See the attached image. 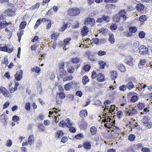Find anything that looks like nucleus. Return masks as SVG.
<instances>
[{"label": "nucleus", "instance_id": "22", "mask_svg": "<svg viewBox=\"0 0 152 152\" xmlns=\"http://www.w3.org/2000/svg\"><path fill=\"white\" fill-rule=\"evenodd\" d=\"M83 146L84 148L86 149H89L91 148V144L89 142H84Z\"/></svg>", "mask_w": 152, "mask_h": 152}, {"label": "nucleus", "instance_id": "12", "mask_svg": "<svg viewBox=\"0 0 152 152\" xmlns=\"http://www.w3.org/2000/svg\"><path fill=\"white\" fill-rule=\"evenodd\" d=\"M126 86L127 88L129 90L135 87L134 85L131 80L129 81L126 84Z\"/></svg>", "mask_w": 152, "mask_h": 152}, {"label": "nucleus", "instance_id": "64", "mask_svg": "<svg viewBox=\"0 0 152 152\" xmlns=\"http://www.w3.org/2000/svg\"><path fill=\"white\" fill-rule=\"evenodd\" d=\"M142 151L143 152H150V150L147 148H143L142 149Z\"/></svg>", "mask_w": 152, "mask_h": 152}, {"label": "nucleus", "instance_id": "35", "mask_svg": "<svg viewBox=\"0 0 152 152\" xmlns=\"http://www.w3.org/2000/svg\"><path fill=\"white\" fill-rule=\"evenodd\" d=\"M137 30V28L135 26L131 27L129 28V31L131 33H135Z\"/></svg>", "mask_w": 152, "mask_h": 152}, {"label": "nucleus", "instance_id": "2", "mask_svg": "<svg viewBox=\"0 0 152 152\" xmlns=\"http://www.w3.org/2000/svg\"><path fill=\"white\" fill-rule=\"evenodd\" d=\"M80 12V10L77 8L69 9L67 11L68 14L71 16H77Z\"/></svg>", "mask_w": 152, "mask_h": 152}, {"label": "nucleus", "instance_id": "21", "mask_svg": "<svg viewBox=\"0 0 152 152\" xmlns=\"http://www.w3.org/2000/svg\"><path fill=\"white\" fill-rule=\"evenodd\" d=\"M117 68L122 72H125L126 71V69L124 66L122 64L118 65L117 66Z\"/></svg>", "mask_w": 152, "mask_h": 152}, {"label": "nucleus", "instance_id": "11", "mask_svg": "<svg viewBox=\"0 0 152 152\" xmlns=\"http://www.w3.org/2000/svg\"><path fill=\"white\" fill-rule=\"evenodd\" d=\"M0 50L1 51L8 52L9 53H11L13 50L11 48H9L6 46L0 47Z\"/></svg>", "mask_w": 152, "mask_h": 152}, {"label": "nucleus", "instance_id": "14", "mask_svg": "<svg viewBox=\"0 0 152 152\" xmlns=\"http://www.w3.org/2000/svg\"><path fill=\"white\" fill-rule=\"evenodd\" d=\"M71 38L70 37L67 38L65 39L64 40V43H62V42H61L60 44H59L58 45L60 47H61V45H64V44L66 45H68L70 41L71 40Z\"/></svg>", "mask_w": 152, "mask_h": 152}, {"label": "nucleus", "instance_id": "30", "mask_svg": "<svg viewBox=\"0 0 152 152\" xmlns=\"http://www.w3.org/2000/svg\"><path fill=\"white\" fill-rule=\"evenodd\" d=\"M149 117L148 116H145L142 120V121L144 124H146L149 122Z\"/></svg>", "mask_w": 152, "mask_h": 152}, {"label": "nucleus", "instance_id": "26", "mask_svg": "<svg viewBox=\"0 0 152 152\" xmlns=\"http://www.w3.org/2000/svg\"><path fill=\"white\" fill-rule=\"evenodd\" d=\"M89 81V79L86 76H84L83 77L82 82L83 85H86Z\"/></svg>", "mask_w": 152, "mask_h": 152}, {"label": "nucleus", "instance_id": "54", "mask_svg": "<svg viewBox=\"0 0 152 152\" xmlns=\"http://www.w3.org/2000/svg\"><path fill=\"white\" fill-rule=\"evenodd\" d=\"M2 62L3 64L6 65H7L8 64V60L7 57H5L4 58L3 61H2Z\"/></svg>", "mask_w": 152, "mask_h": 152}, {"label": "nucleus", "instance_id": "43", "mask_svg": "<svg viewBox=\"0 0 152 152\" xmlns=\"http://www.w3.org/2000/svg\"><path fill=\"white\" fill-rule=\"evenodd\" d=\"M91 66L87 64L84 66L83 69L86 72L88 71L90 69Z\"/></svg>", "mask_w": 152, "mask_h": 152}, {"label": "nucleus", "instance_id": "15", "mask_svg": "<svg viewBox=\"0 0 152 152\" xmlns=\"http://www.w3.org/2000/svg\"><path fill=\"white\" fill-rule=\"evenodd\" d=\"M34 137L33 134L30 135L28 138V142L31 145L33 144L34 142Z\"/></svg>", "mask_w": 152, "mask_h": 152}, {"label": "nucleus", "instance_id": "57", "mask_svg": "<svg viewBox=\"0 0 152 152\" xmlns=\"http://www.w3.org/2000/svg\"><path fill=\"white\" fill-rule=\"evenodd\" d=\"M69 128V131L71 132L75 133L76 132V129L73 127H68Z\"/></svg>", "mask_w": 152, "mask_h": 152}, {"label": "nucleus", "instance_id": "23", "mask_svg": "<svg viewBox=\"0 0 152 152\" xmlns=\"http://www.w3.org/2000/svg\"><path fill=\"white\" fill-rule=\"evenodd\" d=\"M109 38H108V40L111 44H113L115 42V39L114 38V36L113 34H109Z\"/></svg>", "mask_w": 152, "mask_h": 152}, {"label": "nucleus", "instance_id": "18", "mask_svg": "<svg viewBox=\"0 0 152 152\" xmlns=\"http://www.w3.org/2000/svg\"><path fill=\"white\" fill-rule=\"evenodd\" d=\"M80 127L83 129H86L87 126V123L85 121V120L83 119L81 122L80 123Z\"/></svg>", "mask_w": 152, "mask_h": 152}, {"label": "nucleus", "instance_id": "59", "mask_svg": "<svg viewBox=\"0 0 152 152\" xmlns=\"http://www.w3.org/2000/svg\"><path fill=\"white\" fill-rule=\"evenodd\" d=\"M1 119H4V120H5V121H6L7 118V115H6L5 114H2L1 116Z\"/></svg>", "mask_w": 152, "mask_h": 152}, {"label": "nucleus", "instance_id": "24", "mask_svg": "<svg viewBox=\"0 0 152 152\" xmlns=\"http://www.w3.org/2000/svg\"><path fill=\"white\" fill-rule=\"evenodd\" d=\"M137 107L139 110H142L145 107V103H144L140 102L137 104Z\"/></svg>", "mask_w": 152, "mask_h": 152}, {"label": "nucleus", "instance_id": "42", "mask_svg": "<svg viewBox=\"0 0 152 152\" xmlns=\"http://www.w3.org/2000/svg\"><path fill=\"white\" fill-rule=\"evenodd\" d=\"M127 88L126 85H123L119 87V89L121 91H125Z\"/></svg>", "mask_w": 152, "mask_h": 152}, {"label": "nucleus", "instance_id": "7", "mask_svg": "<svg viewBox=\"0 0 152 152\" xmlns=\"http://www.w3.org/2000/svg\"><path fill=\"white\" fill-rule=\"evenodd\" d=\"M15 11L12 9H8L5 11L4 14L8 16H11L14 15Z\"/></svg>", "mask_w": 152, "mask_h": 152}, {"label": "nucleus", "instance_id": "53", "mask_svg": "<svg viewBox=\"0 0 152 152\" xmlns=\"http://www.w3.org/2000/svg\"><path fill=\"white\" fill-rule=\"evenodd\" d=\"M12 120L15 122L18 121L19 120V117L16 115H14L12 118Z\"/></svg>", "mask_w": 152, "mask_h": 152}, {"label": "nucleus", "instance_id": "16", "mask_svg": "<svg viewBox=\"0 0 152 152\" xmlns=\"http://www.w3.org/2000/svg\"><path fill=\"white\" fill-rule=\"evenodd\" d=\"M117 72L115 71L112 72L110 73V77L112 79L114 80L117 77Z\"/></svg>", "mask_w": 152, "mask_h": 152}, {"label": "nucleus", "instance_id": "1", "mask_svg": "<svg viewBox=\"0 0 152 152\" xmlns=\"http://www.w3.org/2000/svg\"><path fill=\"white\" fill-rule=\"evenodd\" d=\"M70 61L72 66H74L75 68L78 69L80 66L81 62L80 60L78 57H75L71 59Z\"/></svg>", "mask_w": 152, "mask_h": 152}, {"label": "nucleus", "instance_id": "27", "mask_svg": "<svg viewBox=\"0 0 152 152\" xmlns=\"http://www.w3.org/2000/svg\"><path fill=\"white\" fill-rule=\"evenodd\" d=\"M121 17L118 15H114L113 16V19L114 21L116 22H119Z\"/></svg>", "mask_w": 152, "mask_h": 152}, {"label": "nucleus", "instance_id": "44", "mask_svg": "<svg viewBox=\"0 0 152 152\" xmlns=\"http://www.w3.org/2000/svg\"><path fill=\"white\" fill-rule=\"evenodd\" d=\"M26 25V22H22L21 23L20 25V30L22 28H24L25 27Z\"/></svg>", "mask_w": 152, "mask_h": 152}, {"label": "nucleus", "instance_id": "51", "mask_svg": "<svg viewBox=\"0 0 152 152\" xmlns=\"http://www.w3.org/2000/svg\"><path fill=\"white\" fill-rule=\"evenodd\" d=\"M59 125L61 127H64L65 126H66V124L65 122L63 120L60 121Z\"/></svg>", "mask_w": 152, "mask_h": 152}, {"label": "nucleus", "instance_id": "47", "mask_svg": "<svg viewBox=\"0 0 152 152\" xmlns=\"http://www.w3.org/2000/svg\"><path fill=\"white\" fill-rule=\"evenodd\" d=\"M65 122L66 124V126L67 127L70 126L72 125V123L70 122V120L68 118H67Z\"/></svg>", "mask_w": 152, "mask_h": 152}, {"label": "nucleus", "instance_id": "39", "mask_svg": "<svg viewBox=\"0 0 152 152\" xmlns=\"http://www.w3.org/2000/svg\"><path fill=\"white\" fill-rule=\"evenodd\" d=\"M23 30H20V32H18L17 33V35L18 38V40L20 42L21 39V36L23 34Z\"/></svg>", "mask_w": 152, "mask_h": 152}, {"label": "nucleus", "instance_id": "5", "mask_svg": "<svg viewBox=\"0 0 152 152\" xmlns=\"http://www.w3.org/2000/svg\"><path fill=\"white\" fill-rule=\"evenodd\" d=\"M23 71L20 70L19 71H17L15 75V79L17 81H20L22 78Z\"/></svg>", "mask_w": 152, "mask_h": 152}, {"label": "nucleus", "instance_id": "29", "mask_svg": "<svg viewBox=\"0 0 152 152\" xmlns=\"http://www.w3.org/2000/svg\"><path fill=\"white\" fill-rule=\"evenodd\" d=\"M128 113H129V115L132 116L134 115L137 114V111L135 109H129L128 110Z\"/></svg>", "mask_w": 152, "mask_h": 152}, {"label": "nucleus", "instance_id": "40", "mask_svg": "<svg viewBox=\"0 0 152 152\" xmlns=\"http://www.w3.org/2000/svg\"><path fill=\"white\" fill-rule=\"evenodd\" d=\"M135 136L134 135L131 134L129 135L128 137V140L131 141H132L134 140Z\"/></svg>", "mask_w": 152, "mask_h": 152}, {"label": "nucleus", "instance_id": "8", "mask_svg": "<svg viewBox=\"0 0 152 152\" xmlns=\"http://www.w3.org/2000/svg\"><path fill=\"white\" fill-rule=\"evenodd\" d=\"M79 115L80 117L85 118L88 115V112L86 110H83L80 112Z\"/></svg>", "mask_w": 152, "mask_h": 152}, {"label": "nucleus", "instance_id": "38", "mask_svg": "<svg viewBox=\"0 0 152 152\" xmlns=\"http://www.w3.org/2000/svg\"><path fill=\"white\" fill-rule=\"evenodd\" d=\"M99 64L100 65V68L102 69H104L106 64V63L103 61H101L99 62Z\"/></svg>", "mask_w": 152, "mask_h": 152}, {"label": "nucleus", "instance_id": "13", "mask_svg": "<svg viewBox=\"0 0 152 152\" xmlns=\"http://www.w3.org/2000/svg\"><path fill=\"white\" fill-rule=\"evenodd\" d=\"M146 64V60L145 59L140 60L139 63L138 64V68L141 69L142 68V66L145 65Z\"/></svg>", "mask_w": 152, "mask_h": 152}, {"label": "nucleus", "instance_id": "32", "mask_svg": "<svg viewBox=\"0 0 152 152\" xmlns=\"http://www.w3.org/2000/svg\"><path fill=\"white\" fill-rule=\"evenodd\" d=\"M100 31V32L102 33L103 35H106L108 31L107 29L105 28H102L99 30Z\"/></svg>", "mask_w": 152, "mask_h": 152}, {"label": "nucleus", "instance_id": "17", "mask_svg": "<svg viewBox=\"0 0 152 152\" xmlns=\"http://www.w3.org/2000/svg\"><path fill=\"white\" fill-rule=\"evenodd\" d=\"M64 135V133L61 130L58 131L56 134L55 136L58 138L61 137Z\"/></svg>", "mask_w": 152, "mask_h": 152}, {"label": "nucleus", "instance_id": "25", "mask_svg": "<svg viewBox=\"0 0 152 152\" xmlns=\"http://www.w3.org/2000/svg\"><path fill=\"white\" fill-rule=\"evenodd\" d=\"M136 8L138 11H141L144 10V6L142 4H139L137 5Z\"/></svg>", "mask_w": 152, "mask_h": 152}, {"label": "nucleus", "instance_id": "28", "mask_svg": "<svg viewBox=\"0 0 152 152\" xmlns=\"http://www.w3.org/2000/svg\"><path fill=\"white\" fill-rule=\"evenodd\" d=\"M67 74V73L64 69H62V70L60 71V75L61 78H63V77L66 76Z\"/></svg>", "mask_w": 152, "mask_h": 152}, {"label": "nucleus", "instance_id": "50", "mask_svg": "<svg viewBox=\"0 0 152 152\" xmlns=\"http://www.w3.org/2000/svg\"><path fill=\"white\" fill-rule=\"evenodd\" d=\"M6 15L4 14V13L2 14V15H0V21H4L3 20L6 18Z\"/></svg>", "mask_w": 152, "mask_h": 152}, {"label": "nucleus", "instance_id": "58", "mask_svg": "<svg viewBox=\"0 0 152 152\" xmlns=\"http://www.w3.org/2000/svg\"><path fill=\"white\" fill-rule=\"evenodd\" d=\"M93 41L94 42L95 44L97 45L99 43V40L97 38H94L93 39Z\"/></svg>", "mask_w": 152, "mask_h": 152}, {"label": "nucleus", "instance_id": "48", "mask_svg": "<svg viewBox=\"0 0 152 152\" xmlns=\"http://www.w3.org/2000/svg\"><path fill=\"white\" fill-rule=\"evenodd\" d=\"M97 54L99 56H101L105 55L106 53L104 51L100 50L97 52Z\"/></svg>", "mask_w": 152, "mask_h": 152}, {"label": "nucleus", "instance_id": "19", "mask_svg": "<svg viewBox=\"0 0 152 152\" xmlns=\"http://www.w3.org/2000/svg\"><path fill=\"white\" fill-rule=\"evenodd\" d=\"M104 77L103 75L101 73L98 74L97 80L99 82H103L104 81Z\"/></svg>", "mask_w": 152, "mask_h": 152}, {"label": "nucleus", "instance_id": "60", "mask_svg": "<svg viewBox=\"0 0 152 152\" xmlns=\"http://www.w3.org/2000/svg\"><path fill=\"white\" fill-rule=\"evenodd\" d=\"M146 20V17L145 16H141L139 18L140 21L143 22Z\"/></svg>", "mask_w": 152, "mask_h": 152}, {"label": "nucleus", "instance_id": "6", "mask_svg": "<svg viewBox=\"0 0 152 152\" xmlns=\"http://www.w3.org/2000/svg\"><path fill=\"white\" fill-rule=\"evenodd\" d=\"M126 12L125 11V10H121L119 12L118 15L121 17L122 18L123 20L125 21L126 20L127 17L125 16Z\"/></svg>", "mask_w": 152, "mask_h": 152}, {"label": "nucleus", "instance_id": "56", "mask_svg": "<svg viewBox=\"0 0 152 152\" xmlns=\"http://www.w3.org/2000/svg\"><path fill=\"white\" fill-rule=\"evenodd\" d=\"M12 144V141L11 140H8L7 141L6 145L9 147H10Z\"/></svg>", "mask_w": 152, "mask_h": 152}, {"label": "nucleus", "instance_id": "10", "mask_svg": "<svg viewBox=\"0 0 152 152\" xmlns=\"http://www.w3.org/2000/svg\"><path fill=\"white\" fill-rule=\"evenodd\" d=\"M88 31V28L87 27L85 26L81 30V34L83 36H85L87 35Z\"/></svg>", "mask_w": 152, "mask_h": 152}, {"label": "nucleus", "instance_id": "36", "mask_svg": "<svg viewBox=\"0 0 152 152\" xmlns=\"http://www.w3.org/2000/svg\"><path fill=\"white\" fill-rule=\"evenodd\" d=\"M102 16L103 21L104 20L106 23L109 22L110 21V18L109 17L104 15H102Z\"/></svg>", "mask_w": 152, "mask_h": 152}, {"label": "nucleus", "instance_id": "20", "mask_svg": "<svg viewBox=\"0 0 152 152\" xmlns=\"http://www.w3.org/2000/svg\"><path fill=\"white\" fill-rule=\"evenodd\" d=\"M91 134L92 135H95L97 132V129L94 126H92L90 128Z\"/></svg>", "mask_w": 152, "mask_h": 152}, {"label": "nucleus", "instance_id": "31", "mask_svg": "<svg viewBox=\"0 0 152 152\" xmlns=\"http://www.w3.org/2000/svg\"><path fill=\"white\" fill-rule=\"evenodd\" d=\"M139 99L138 96L137 95H133L131 98L130 101L132 102H136Z\"/></svg>", "mask_w": 152, "mask_h": 152}, {"label": "nucleus", "instance_id": "62", "mask_svg": "<svg viewBox=\"0 0 152 152\" xmlns=\"http://www.w3.org/2000/svg\"><path fill=\"white\" fill-rule=\"evenodd\" d=\"M116 114L118 118H120L123 115V112L121 111H119L117 112Z\"/></svg>", "mask_w": 152, "mask_h": 152}, {"label": "nucleus", "instance_id": "61", "mask_svg": "<svg viewBox=\"0 0 152 152\" xmlns=\"http://www.w3.org/2000/svg\"><path fill=\"white\" fill-rule=\"evenodd\" d=\"M59 96L61 99H64L65 97V95L64 93H59Z\"/></svg>", "mask_w": 152, "mask_h": 152}, {"label": "nucleus", "instance_id": "9", "mask_svg": "<svg viewBox=\"0 0 152 152\" xmlns=\"http://www.w3.org/2000/svg\"><path fill=\"white\" fill-rule=\"evenodd\" d=\"M75 82L72 81L70 83H67L64 86V88L66 91H69L70 90L72 86L74 84H75Z\"/></svg>", "mask_w": 152, "mask_h": 152}, {"label": "nucleus", "instance_id": "52", "mask_svg": "<svg viewBox=\"0 0 152 152\" xmlns=\"http://www.w3.org/2000/svg\"><path fill=\"white\" fill-rule=\"evenodd\" d=\"M31 104L29 102H27L25 104V109L27 110H30Z\"/></svg>", "mask_w": 152, "mask_h": 152}, {"label": "nucleus", "instance_id": "3", "mask_svg": "<svg viewBox=\"0 0 152 152\" xmlns=\"http://www.w3.org/2000/svg\"><path fill=\"white\" fill-rule=\"evenodd\" d=\"M138 49L139 50V53L140 54H147L149 53L148 48L145 45H143L140 46Z\"/></svg>", "mask_w": 152, "mask_h": 152}, {"label": "nucleus", "instance_id": "63", "mask_svg": "<svg viewBox=\"0 0 152 152\" xmlns=\"http://www.w3.org/2000/svg\"><path fill=\"white\" fill-rule=\"evenodd\" d=\"M40 4L39 3H37L35 5L31 7V9L32 10H34L36 8H38Z\"/></svg>", "mask_w": 152, "mask_h": 152}, {"label": "nucleus", "instance_id": "45", "mask_svg": "<svg viewBox=\"0 0 152 152\" xmlns=\"http://www.w3.org/2000/svg\"><path fill=\"white\" fill-rule=\"evenodd\" d=\"M110 29L111 30H115L117 28V26L115 23L113 24L110 26Z\"/></svg>", "mask_w": 152, "mask_h": 152}, {"label": "nucleus", "instance_id": "4", "mask_svg": "<svg viewBox=\"0 0 152 152\" xmlns=\"http://www.w3.org/2000/svg\"><path fill=\"white\" fill-rule=\"evenodd\" d=\"M124 61L126 64L131 66H133L134 65L133 58L130 56H128L124 60Z\"/></svg>", "mask_w": 152, "mask_h": 152}, {"label": "nucleus", "instance_id": "33", "mask_svg": "<svg viewBox=\"0 0 152 152\" xmlns=\"http://www.w3.org/2000/svg\"><path fill=\"white\" fill-rule=\"evenodd\" d=\"M37 126L40 131L43 132L45 130V128L42 124H38Z\"/></svg>", "mask_w": 152, "mask_h": 152}, {"label": "nucleus", "instance_id": "49", "mask_svg": "<svg viewBox=\"0 0 152 152\" xmlns=\"http://www.w3.org/2000/svg\"><path fill=\"white\" fill-rule=\"evenodd\" d=\"M83 137V134H81L79 133L75 136V138L77 139L81 140V138Z\"/></svg>", "mask_w": 152, "mask_h": 152}, {"label": "nucleus", "instance_id": "55", "mask_svg": "<svg viewBox=\"0 0 152 152\" xmlns=\"http://www.w3.org/2000/svg\"><path fill=\"white\" fill-rule=\"evenodd\" d=\"M32 71L35 72L39 73L40 71V68L38 67H36L32 69Z\"/></svg>", "mask_w": 152, "mask_h": 152}, {"label": "nucleus", "instance_id": "37", "mask_svg": "<svg viewBox=\"0 0 152 152\" xmlns=\"http://www.w3.org/2000/svg\"><path fill=\"white\" fill-rule=\"evenodd\" d=\"M75 67L73 66L70 67H69L67 69V71L69 73H72L75 71Z\"/></svg>", "mask_w": 152, "mask_h": 152}, {"label": "nucleus", "instance_id": "41", "mask_svg": "<svg viewBox=\"0 0 152 152\" xmlns=\"http://www.w3.org/2000/svg\"><path fill=\"white\" fill-rule=\"evenodd\" d=\"M42 22H41V19H38L36 22L35 26H34V29H36L38 26H39L40 23Z\"/></svg>", "mask_w": 152, "mask_h": 152}, {"label": "nucleus", "instance_id": "46", "mask_svg": "<svg viewBox=\"0 0 152 152\" xmlns=\"http://www.w3.org/2000/svg\"><path fill=\"white\" fill-rule=\"evenodd\" d=\"M145 33L143 31L140 32L139 34V36L141 38H143L145 36Z\"/></svg>", "mask_w": 152, "mask_h": 152}, {"label": "nucleus", "instance_id": "34", "mask_svg": "<svg viewBox=\"0 0 152 152\" xmlns=\"http://www.w3.org/2000/svg\"><path fill=\"white\" fill-rule=\"evenodd\" d=\"M92 18H86L84 21V24L86 25L89 24L92 21Z\"/></svg>", "mask_w": 152, "mask_h": 152}]
</instances>
